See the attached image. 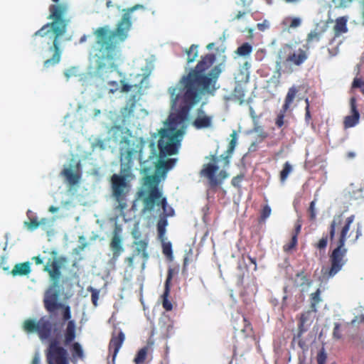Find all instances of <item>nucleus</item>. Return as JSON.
<instances>
[{"label": "nucleus", "instance_id": "1", "mask_svg": "<svg viewBox=\"0 0 364 364\" xmlns=\"http://www.w3.org/2000/svg\"><path fill=\"white\" fill-rule=\"evenodd\" d=\"M215 60L214 54L208 53L202 56L196 66L183 75L176 86L168 88L172 106H176L179 100L183 105L177 114L169 117L168 127L159 130L160 138L157 146L154 141L149 143L147 156L144 153V147L141 146L139 163L142 173L147 174L154 166L157 173L165 174L174 166L176 159H161L178 153L184 134L183 124L189 110L201 100L203 95H213L218 89L216 84L221 69L218 65L213 67Z\"/></svg>", "mask_w": 364, "mask_h": 364}, {"label": "nucleus", "instance_id": "2", "mask_svg": "<svg viewBox=\"0 0 364 364\" xmlns=\"http://www.w3.org/2000/svg\"><path fill=\"white\" fill-rule=\"evenodd\" d=\"M139 6L136 5L129 9L114 30H111L109 26H104L94 31L96 40L91 47L90 55L96 60L97 72L102 75L117 70V60L119 57L117 44L124 41L128 36L132 26L129 12Z\"/></svg>", "mask_w": 364, "mask_h": 364}, {"label": "nucleus", "instance_id": "3", "mask_svg": "<svg viewBox=\"0 0 364 364\" xmlns=\"http://www.w3.org/2000/svg\"><path fill=\"white\" fill-rule=\"evenodd\" d=\"M67 11L68 5L66 4L50 5V14L48 18L52 20V22L43 26L32 36L34 41L38 37H41L48 40V43L50 42L52 43L48 48V50L52 53V56L43 63V67L46 69L56 65L60 61L62 55L60 44L69 23V19L65 17Z\"/></svg>", "mask_w": 364, "mask_h": 364}, {"label": "nucleus", "instance_id": "4", "mask_svg": "<svg viewBox=\"0 0 364 364\" xmlns=\"http://www.w3.org/2000/svg\"><path fill=\"white\" fill-rule=\"evenodd\" d=\"M355 220L351 215L343 220V214L333 216L328 227L329 240L331 245L335 242L336 247L329 255L330 267L323 273L328 278L334 277L341 270L346 263V256L348 252L345 245L350 227Z\"/></svg>", "mask_w": 364, "mask_h": 364}, {"label": "nucleus", "instance_id": "5", "mask_svg": "<svg viewBox=\"0 0 364 364\" xmlns=\"http://www.w3.org/2000/svg\"><path fill=\"white\" fill-rule=\"evenodd\" d=\"M66 262V259L63 257H53L49 259L45 265L43 270L48 273L52 281V284L46 293L43 303L45 309L51 315L59 309H63V318L64 321H70L71 311L69 306H65L58 301L59 291L56 290L58 287L59 279L61 276V268Z\"/></svg>", "mask_w": 364, "mask_h": 364}, {"label": "nucleus", "instance_id": "6", "mask_svg": "<svg viewBox=\"0 0 364 364\" xmlns=\"http://www.w3.org/2000/svg\"><path fill=\"white\" fill-rule=\"evenodd\" d=\"M111 130L113 132L114 141H119L120 144L121 173L125 176H129L134 165V156L136 153L139 154L141 146H143L144 153L146 154L145 141L141 139L135 145V141L132 139L129 130H125L120 126H114Z\"/></svg>", "mask_w": 364, "mask_h": 364}, {"label": "nucleus", "instance_id": "7", "mask_svg": "<svg viewBox=\"0 0 364 364\" xmlns=\"http://www.w3.org/2000/svg\"><path fill=\"white\" fill-rule=\"evenodd\" d=\"M309 47L293 49L291 45L286 44L279 52V60L276 62V72L279 76L283 73H291L292 65L301 66L309 57Z\"/></svg>", "mask_w": 364, "mask_h": 364}, {"label": "nucleus", "instance_id": "8", "mask_svg": "<svg viewBox=\"0 0 364 364\" xmlns=\"http://www.w3.org/2000/svg\"><path fill=\"white\" fill-rule=\"evenodd\" d=\"M23 329L27 333H36L42 341L48 339L53 331V324L46 316L41 317L38 321L28 318L23 321Z\"/></svg>", "mask_w": 364, "mask_h": 364}, {"label": "nucleus", "instance_id": "9", "mask_svg": "<svg viewBox=\"0 0 364 364\" xmlns=\"http://www.w3.org/2000/svg\"><path fill=\"white\" fill-rule=\"evenodd\" d=\"M158 183L159 178L156 175H147L144 178V184L149 188L147 196L143 199L144 212L153 210L156 202L162 196L158 188Z\"/></svg>", "mask_w": 364, "mask_h": 364}, {"label": "nucleus", "instance_id": "10", "mask_svg": "<svg viewBox=\"0 0 364 364\" xmlns=\"http://www.w3.org/2000/svg\"><path fill=\"white\" fill-rule=\"evenodd\" d=\"M67 354V350L58 345L56 339L51 341L46 353L48 364H69Z\"/></svg>", "mask_w": 364, "mask_h": 364}, {"label": "nucleus", "instance_id": "11", "mask_svg": "<svg viewBox=\"0 0 364 364\" xmlns=\"http://www.w3.org/2000/svg\"><path fill=\"white\" fill-rule=\"evenodd\" d=\"M218 170V166L214 164H206L203 165L200 174L207 178L209 181L210 185L212 187L218 186L222 181L228 177V173L225 171L222 170L219 172L218 176H215Z\"/></svg>", "mask_w": 364, "mask_h": 364}, {"label": "nucleus", "instance_id": "12", "mask_svg": "<svg viewBox=\"0 0 364 364\" xmlns=\"http://www.w3.org/2000/svg\"><path fill=\"white\" fill-rule=\"evenodd\" d=\"M122 228L116 225L112 232V237L109 242V247L112 252V257L110 259L112 264H115L119 257L124 252L122 238L120 235Z\"/></svg>", "mask_w": 364, "mask_h": 364}, {"label": "nucleus", "instance_id": "13", "mask_svg": "<svg viewBox=\"0 0 364 364\" xmlns=\"http://www.w3.org/2000/svg\"><path fill=\"white\" fill-rule=\"evenodd\" d=\"M298 92V87L294 85L289 88L284 99V102L275 120V124L278 128H281L284 125V118L285 117V114L294 102Z\"/></svg>", "mask_w": 364, "mask_h": 364}, {"label": "nucleus", "instance_id": "14", "mask_svg": "<svg viewBox=\"0 0 364 364\" xmlns=\"http://www.w3.org/2000/svg\"><path fill=\"white\" fill-rule=\"evenodd\" d=\"M178 269L176 268H169L168 269L167 277L165 282L164 291L161 296L163 308L167 311H171L173 305L171 301L168 300V296L171 290V282L174 274H178Z\"/></svg>", "mask_w": 364, "mask_h": 364}, {"label": "nucleus", "instance_id": "15", "mask_svg": "<svg viewBox=\"0 0 364 364\" xmlns=\"http://www.w3.org/2000/svg\"><path fill=\"white\" fill-rule=\"evenodd\" d=\"M127 177L123 174L122 176L114 174L112 176V193L117 200H122L125 196L124 190L127 187Z\"/></svg>", "mask_w": 364, "mask_h": 364}, {"label": "nucleus", "instance_id": "16", "mask_svg": "<svg viewBox=\"0 0 364 364\" xmlns=\"http://www.w3.org/2000/svg\"><path fill=\"white\" fill-rule=\"evenodd\" d=\"M350 115L344 117L343 127L344 129H348L355 127L359 122L360 113L357 107V100L355 97L350 99Z\"/></svg>", "mask_w": 364, "mask_h": 364}, {"label": "nucleus", "instance_id": "17", "mask_svg": "<svg viewBox=\"0 0 364 364\" xmlns=\"http://www.w3.org/2000/svg\"><path fill=\"white\" fill-rule=\"evenodd\" d=\"M125 340L124 333L119 330L114 331L112 334L111 339L109 343L108 349L109 353H112V360H114L120 348Z\"/></svg>", "mask_w": 364, "mask_h": 364}, {"label": "nucleus", "instance_id": "18", "mask_svg": "<svg viewBox=\"0 0 364 364\" xmlns=\"http://www.w3.org/2000/svg\"><path fill=\"white\" fill-rule=\"evenodd\" d=\"M213 117L208 115L201 108L197 109L196 117L192 124L197 129L210 128L212 126Z\"/></svg>", "mask_w": 364, "mask_h": 364}, {"label": "nucleus", "instance_id": "19", "mask_svg": "<svg viewBox=\"0 0 364 364\" xmlns=\"http://www.w3.org/2000/svg\"><path fill=\"white\" fill-rule=\"evenodd\" d=\"M250 64L248 62H245L238 70L237 73L235 75V80L238 85L242 83H247L250 78L249 69Z\"/></svg>", "mask_w": 364, "mask_h": 364}, {"label": "nucleus", "instance_id": "20", "mask_svg": "<svg viewBox=\"0 0 364 364\" xmlns=\"http://www.w3.org/2000/svg\"><path fill=\"white\" fill-rule=\"evenodd\" d=\"M61 174L66 178L68 183L71 186L78 183L81 178V173L78 171H74L71 168H63Z\"/></svg>", "mask_w": 364, "mask_h": 364}, {"label": "nucleus", "instance_id": "21", "mask_svg": "<svg viewBox=\"0 0 364 364\" xmlns=\"http://www.w3.org/2000/svg\"><path fill=\"white\" fill-rule=\"evenodd\" d=\"M31 264L29 262L16 264L13 269L11 271V274L14 276H26L30 274Z\"/></svg>", "mask_w": 364, "mask_h": 364}, {"label": "nucleus", "instance_id": "22", "mask_svg": "<svg viewBox=\"0 0 364 364\" xmlns=\"http://www.w3.org/2000/svg\"><path fill=\"white\" fill-rule=\"evenodd\" d=\"M75 330L76 326L75 321L73 320L68 321L67 326L64 333V343L65 345H68L75 340L76 337Z\"/></svg>", "mask_w": 364, "mask_h": 364}, {"label": "nucleus", "instance_id": "23", "mask_svg": "<svg viewBox=\"0 0 364 364\" xmlns=\"http://www.w3.org/2000/svg\"><path fill=\"white\" fill-rule=\"evenodd\" d=\"M156 205L161 206L164 216V218H166V217H171L174 215V210L172 207L168 205L166 198H163L161 196V198L156 202L155 205Z\"/></svg>", "mask_w": 364, "mask_h": 364}, {"label": "nucleus", "instance_id": "24", "mask_svg": "<svg viewBox=\"0 0 364 364\" xmlns=\"http://www.w3.org/2000/svg\"><path fill=\"white\" fill-rule=\"evenodd\" d=\"M347 21L348 18L346 16H341L338 18L336 20V24L334 26V31L336 34H341L343 33H346L348 31L347 28Z\"/></svg>", "mask_w": 364, "mask_h": 364}, {"label": "nucleus", "instance_id": "25", "mask_svg": "<svg viewBox=\"0 0 364 364\" xmlns=\"http://www.w3.org/2000/svg\"><path fill=\"white\" fill-rule=\"evenodd\" d=\"M313 312L311 310L307 311L303 314H301L298 325L299 328V336H300L302 333H304L305 331H306V328H305V325L310 319V315Z\"/></svg>", "mask_w": 364, "mask_h": 364}, {"label": "nucleus", "instance_id": "26", "mask_svg": "<svg viewBox=\"0 0 364 364\" xmlns=\"http://www.w3.org/2000/svg\"><path fill=\"white\" fill-rule=\"evenodd\" d=\"M231 140L229 142L228 147L227 149V156L225 158L226 160V164H228L229 163L228 158L230 157L235 150V148L237 144V134L236 131H233L230 134Z\"/></svg>", "mask_w": 364, "mask_h": 364}, {"label": "nucleus", "instance_id": "27", "mask_svg": "<svg viewBox=\"0 0 364 364\" xmlns=\"http://www.w3.org/2000/svg\"><path fill=\"white\" fill-rule=\"evenodd\" d=\"M321 290L318 289L315 292L310 294V308L313 312L317 311V304L321 301Z\"/></svg>", "mask_w": 364, "mask_h": 364}, {"label": "nucleus", "instance_id": "28", "mask_svg": "<svg viewBox=\"0 0 364 364\" xmlns=\"http://www.w3.org/2000/svg\"><path fill=\"white\" fill-rule=\"evenodd\" d=\"M168 221L165 218H161L157 223L158 237L161 241L165 240L166 227Z\"/></svg>", "mask_w": 364, "mask_h": 364}, {"label": "nucleus", "instance_id": "29", "mask_svg": "<svg viewBox=\"0 0 364 364\" xmlns=\"http://www.w3.org/2000/svg\"><path fill=\"white\" fill-rule=\"evenodd\" d=\"M136 244V250L135 251L138 255L141 254L144 259H146L149 257V255L146 252L148 243L145 240H139L135 242Z\"/></svg>", "mask_w": 364, "mask_h": 364}, {"label": "nucleus", "instance_id": "30", "mask_svg": "<svg viewBox=\"0 0 364 364\" xmlns=\"http://www.w3.org/2000/svg\"><path fill=\"white\" fill-rule=\"evenodd\" d=\"M329 239L328 235H323L318 241L313 245V246L318 250L321 253H324L328 245Z\"/></svg>", "mask_w": 364, "mask_h": 364}, {"label": "nucleus", "instance_id": "31", "mask_svg": "<svg viewBox=\"0 0 364 364\" xmlns=\"http://www.w3.org/2000/svg\"><path fill=\"white\" fill-rule=\"evenodd\" d=\"M292 166L289 164V162L287 161L284 163L283 166V168L280 172L279 178L280 181L283 183L286 181L287 178L289 173L292 171Z\"/></svg>", "mask_w": 364, "mask_h": 364}, {"label": "nucleus", "instance_id": "32", "mask_svg": "<svg viewBox=\"0 0 364 364\" xmlns=\"http://www.w3.org/2000/svg\"><path fill=\"white\" fill-rule=\"evenodd\" d=\"M252 51V46L249 43H244L239 46L236 50V53L240 56H247Z\"/></svg>", "mask_w": 364, "mask_h": 364}, {"label": "nucleus", "instance_id": "33", "mask_svg": "<svg viewBox=\"0 0 364 364\" xmlns=\"http://www.w3.org/2000/svg\"><path fill=\"white\" fill-rule=\"evenodd\" d=\"M323 33V31H311L306 37V43L308 44H311L313 43L318 42L321 38Z\"/></svg>", "mask_w": 364, "mask_h": 364}, {"label": "nucleus", "instance_id": "34", "mask_svg": "<svg viewBox=\"0 0 364 364\" xmlns=\"http://www.w3.org/2000/svg\"><path fill=\"white\" fill-rule=\"evenodd\" d=\"M147 353H148V348L147 347H144V348H141L138 351L137 354L136 355V357L134 359V362L136 364H142V363H144L145 360H146V358Z\"/></svg>", "mask_w": 364, "mask_h": 364}, {"label": "nucleus", "instance_id": "35", "mask_svg": "<svg viewBox=\"0 0 364 364\" xmlns=\"http://www.w3.org/2000/svg\"><path fill=\"white\" fill-rule=\"evenodd\" d=\"M186 54L188 55L187 61L188 63L193 62L198 56V46L191 45L188 50H186Z\"/></svg>", "mask_w": 364, "mask_h": 364}, {"label": "nucleus", "instance_id": "36", "mask_svg": "<svg viewBox=\"0 0 364 364\" xmlns=\"http://www.w3.org/2000/svg\"><path fill=\"white\" fill-rule=\"evenodd\" d=\"M162 242V252L164 255H166L168 258L172 259L173 257V251H172V245L170 242H166L161 241Z\"/></svg>", "mask_w": 364, "mask_h": 364}, {"label": "nucleus", "instance_id": "37", "mask_svg": "<svg viewBox=\"0 0 364 364\" xmlns=\"http://www.w3.org/2000/svg\"><path fill=\"white\" fill-rule=\"evenodd\" d=\"M298 238L296 237V235H291V239L289 242L285 244L283 246V250L286 252H290L293 249H294L297 245Z\"/></svg>", "mask_w": 364, "mask_h": 364}, {"label": "nucleus", "instance_id": "38", "mask_svg": "<svg viewBox=\"0 0 364 364\" xmlns=\"http://www.w3.org/2000/svg\"><path fill=\"white\" fill-rule=\"evenodd\" d=\"M72 353L74 357L82 358L83 357V350L79 343H74L72 346Z\"/></svg>", "mask_w": 364, "mask_h": 364}, {"label": "nucleus", "instance_id": "39", "mask_svg": "<svg viewBox=\"0 0 364 364\" xmlns=\"http://www.w3.org/2000/svg\"><path fill=\"white\" fill-rule=\"evenodd\" d=\"M28 222H25L24 225L28 228V230H33L37 229L40 225V222L36 218H29Z\"/></svg>", "mask_w": 364, "mask_h": 364}, {"label": "nucleus", "instance_id": "40", "mask_svg": "<svg viewBox=\"0 0 364 364\" xmlns=\"http://www.w3.org/2000/svg\"><path fill=\"white\" fill-rule=\"evenodd\" d=\"M234 96L237 98L240 102H242L245 98V91L240 87V85H238L234 90L233 92Z\"/></svg>", "mask_w": 364, "mask_h": 364}, {"label": "nucleus", "instance_id": "41", "mask_svg": "<svg viewBox=\"0 0 364 364\" xmlns=\"http://www.w3.org/2000/svg\"><path fill=\"white\" fill-rule=\"evenodd\" d=\"M327 360V354L324 349L322 348L317 354L316 361L318 364H326Z\"/></svg>", "mask_w": 364, "mask_h": 364}, {"label": "nucleus", "instance_id": "42", "mask_svg": "<svg viewBox=\"0 0 364 364\" xmlns=\"http://www.w3.org/2000/svg\"><path fill=\"white\" fill-rule=\"evenodd\" d=\"M352 88H360V91L364 95V80L355 77L352 83Z\"/></svg>", "mask_w": 364, "mask_h": 364}, {"label": "nucleus", "instance_id": "43", "mask_svg": "<svg viewBox=\"0 0 364 364\" xmlns=\"http://www.w3.org/2000/svg\"><path fill=\"white\" fill-rule=\"evenodd\" d=\"M285 21L289 22V28H296L301 25V19L299 18H287L285 19Z\"/></svg>", "mask_w": 364, "mask_h": 364}, {"label": "nucleus", "instance_id": "44", "mask_svg": "<svg viewBox=\"0 0 364 364\" xmlns=\"http://www.w3.org/2000/svg\"><path fill=\"white\" fill-rule=\"evenodd\" d=\"M333 338L336 340L341 339L342 338V333L341 331V324L338 323H334Z\"/></svg>", "mask_w": 364, "mask_h": 364}, {"label": "nucleus", "instance_id": "45", "mask_svg": "<svg viewBox=\"0 0 364 364\" xmlns=\"http://www.w3.org/2000/svg\"><path fill=\"white\" fill-rule=\"evenodd\" d=\"M89 290L91 291L92 302L95 306H97L99 299V291L92 287H90Z\"/></svg>", "mask_w": 364, "mask_h": 364}, {"label": "nucleus", "instance_id": "46", "mask_svg": "<svg viewBox=\"0 0 364 364\" xmlns=\"http://www.w3.org/2000/svg\"><path fill=\"white\" fill-rule=\"evenodd\" d=\"M272 210L270 207L268 205H266L264 206L261 211L260 218L261 220H266L271 214Z\"/></svg>", "mask_w": 364, "mask_h": 364}, {"label": "nucleus", "instance_id": "47", "mask_svg": "<svg viewBox=\"0 0 364 364\" xmlns=\"http://www.w3.org/2000/svg\"><path fill=\"white\" fill-rule=\"evenodd\" d=\"M243 178L244 176L242 174L233 177L231 181V184L235 187L239 188L240 186V183L243 180Z\"/></svg>", "mask_w": 364, "mask_h": 364}, {"label": "nucleus", "instance_id": "48", "mask_svg": "<svg viewBox=\"0 0 364 364\" xmlns=\"http://www.w3.org/2000/svg\"><path fill=\"white\" fill-rule=\"evenodd\" d=\"M121 83H122V87H121L122 92H127L130 91L133 87H138V86L136 85H129V84L124 82V80H121Z\"/></svg>", "mask_w": 364, "mask_h": 364}, {"label": "nucleus", "instance_id": "49", "mask_svg": "<svg viewBox=\"0 0 364 364\" xmlns=\"http://www.w3.org/2000/svg\"><path fill=\"white\" fill-rule=\"evenodd\" d=\"M315 203V200L311 201L309 208L310 219L312 220L316 218Z\"/></svg>", "mask_w": 364, "mask_h": 364}, {"label": "nucleus", "instance_id": "50", "mask_svg": "<svg viewBox=\"0 0 364 364\" xmlns=\"http://www.w3.org/2000/svg\"><path fill=\"white\" fill-rule=\"evenodd\" d=\"M108 85L111 86V87L109 90V93L113 94L119 90V85L116 81H109L108 82Z\"/></svg>", "mask_w": 364, "mask_h": 364}, {"label": "nucleus", "instance_id": "51", "mask_svg": "<svg viewBox=\"0 0 364 364\" xmlns=\"http://www.w3.org/2000/svg\"><path fill=\"white\" fill-rule=\"evenodd\" d=\"M301 224L299 223V221H297L294 225V230L292 232L291 235H296V237L298 238V235L301 232Z\"/></svg>", "mask_w": 364, "mask_h": 364}, {"label": "nucleus", "instance_id": "52", "mask_svg": "<svg viewBox=\"0 0 364 364\" xmlns=\"http://www.w3.org/2000/svg\"><path fill=\"white\" fill-rule=\"evenodd\" d=\"M311 119V114L310 112V109L308 107H305V122L306 124H309Z\"/></svg>", "mask_w": 364, "mask_h": 364}, {"label": "nucleus", "instance_id": "53", "mask_svg": "<svg viewBox=\"0 0 364 364\" xmlns=\"http://www.w3.org/2000/svg\"><path fill=\"white\" fill-rule=\"evenodd\" d=\"M125 262L128 264L129 267H132L134 263V256L126 257Z\"/></svg>", "mask_w": 364, "mask_h": 364}, {"label": "nucleus", "instance_id": "54", "mask_svg": "<svg viewBox=\"0 0 364 364\" xmlns=\"http://www.w3.org/2000/svg\"><path fill=\"white\" fill-rule=\"evenodd\" d=\"M257 27L259 31H264L267 28V25L265 23H259L257 24Z\"/></svg>", "mask_w": 364, "mask_h": 364}, {"label": "nucleus", "instance_id": "55", "mask_svg": "<svg viewBox=\"0 0 364 364\" xmlns=\"http://www.w3.org/2000/svg\"><path fill=\"white\" fill-rule=\"evenodd\" d=\"M296 276L297 277H301L304 281L307 280L304 271H301V272H298Z\"/></svg>", "mask_w": 364, "mask_h": 364}, {"label": "nucleus", "instance_id": "56", "mask_svg": "<svg viewBox=\"0 0 364 364\" xmlns=\"http://www.w3.org/2000/svg\"><path fill=\"white\" fill-rule=\"evenodd\" d=\"M33 260L35 261L36 264H43V259L39 256L33 257Z\"/></svg>", "mask_w": 364, "mask_h": 364}, {"label": "nucleus", "instance_id": "57", "mask_svg": "<svg viewBox=\"0 0 364 364\" xmlns=\"http://www.w3.org/2000/svg\"><path fill=\"white\" fill-rule=\"evenodd\" d=\"M246 14V12L245 11H239L236 16H235L234 18V20H239L241 17H242L245 14Z\"/></svg>", "mask_w": 364, "mask_h": 364}, {"label": "nucleus", "instance_id": "58", "mask_svg": "<svg viewBox=\"0 0 364 364\" xmlns=\"http://www.w3.org/2000/svg\"><path fill=\"white\" fill-rule=\"evenodd\" d=\"M361 235H362L361 228L360 227H358L356 229L355 240H358Z\"/></svg>", "mask_w": 364, "mask_h": 364}, {"label": "nucleus", "instance_id": "59", "mask_svg": "<svg viewBox=\"0 0 364 364\" xmlns=\"http://www.w3.org/2000/svg\"><path fill=\"white\" fill-rule=\"evenodd\" d=\"M58 209H59V208H58V207H55V206H53V205H52V206H50V207L49 208L48 210H49L50 213H54L58 212Z\"/></svg>", "mask_w": 364, "mask_h": 364}, {"label": "nucleus", "instance_id": "60", "mask_svg": "<svg viewBox=\"0 0 364 364\" xmlns=\"http://www.w3.org/2000/svg\"><path fill=\"white\" fill-rule=\"evenodd\" d=\"M132 98H133V102H132V105H131V107H130V110H129L130 112L133 111V109L135 107V99H134L135 98V95H133Z\"/></svg>", "mask_w": 364, "mask_h": 364}, {"label": "nucleus", "instance_id": "61", "mask_svg": "<svg viewBox=\"0 0 364 364\" xmlns=\"http://www.w3.org/2000/svg\"><path fill=\"white\" fill-rule=\"evenodd\" d=\"M248 259L250 261V262L255 265H256V259L254 257H251L250 256H248Z\"/></svg>", "mask_w": 364, "mask_h": 364}, {"label": "nucleus", "instance_id": "62", "mask_svg": "<svg viewBox=\"0 0 364 364\" xmlns=\"http://www.w3.org/2000/svg\"><path fill=\"white\" fill-rule=\"evenodd\" d=\"M4 259L3 258L2 259V262H1V264H2V269L5 271L6 270H9V267L8 266H6V264H4Z\"/></svg>", "mask_w": 364, "mask_h": 364}, {"label": "nucleus", "instance_id": "63", "mask_svg": "<svg viewBox=\"0 0 364 364\" xmlns=\"http://www.w3.org/2000/svg\"><path fill=\"white\" fill-rule=\"evenodd\" d=\"M38 363H39V359H38V357H35V358L33 359V360H32V362H31V364H38Z\"/></svg>", "mask_w": 364, "mask_h": 364}, {"label": "nucleus", "instance_id": "64", "mask_svg": "<svg viewBox=\"0 0 364 364\" xmlns=\"http://www.w3.org/2000/svg\"><path fill=\"white\" fill-rule=\"evenodd\" d=\"M87 38V36L86 35H83L80 39V43H84L85 41H86Z\"/></svg>", "mask_w": 364, "mask_h": 364}]
</instances>
